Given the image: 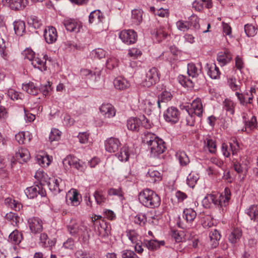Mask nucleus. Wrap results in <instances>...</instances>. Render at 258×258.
Instances as JSON below:
<instances>
[{
  "instance_id": "1",
  "label": "nucleus",
  "mask_w": 258,
  "mask_h": 258,
  "mask_svg": "<svg viewBox=\"0 0 258 258\" xmlns=\"http://www.w3.org/2000/svg\"><path fill=\"white\" fill-rule=\"evenodd\" d=\"M138 198L143 205L150 208L158 207L161 201L158 195L149 188H146L141 191L138 195Z\"/></svg>"
},
{
  "instance_id": "2",
  "label": "nucleus",
  "mask_w": 258,
  "mask_h": 258,
  "mask_svg": "<svg viewBox=\"0 0 258 258\" xmlns=\"http://www.w3.org/2000/svg\"><path fill=\"white\" fill-rule=\"evenodd\" d=\"M34 55L35 53L32 50L27 49L25 50V58L31 61V64L34 68L38 69L41 71H46L47 69L46 62L48 59L47 56L44 55L42 57H36Z\"/></svg>"
},
{
  "instance_id": "3",
  "label": "nucleus",
  "mask_w": 258,
  "mask_h": 258,
  "mask_svg": "<svg viewBox=\"0 0 258 258\" xmlns=\"http://www.w3.org/2000/svg\"><path fill=\"white\" fill-rule=\"evenodd\" d=\"M160 74L158 70L155 67L150 69L143 79L141 85L145 87H150L159 81Z\"/></svg>"
},
{
  "instance_id": "4",
  "label": "nucleus",
  "mask_w": 258,
  "mask_h": 258,
  "mask_svg": "<svg viewBox=\"0 0 258 258\" xmlns=\"http://www.w3.org/2000/svg\"><path fill=\"white\" fill-rule=\"evenodd\" d=\"M68 229L70 233L73 235L85 238L87 233V227L83 223H78L75 220L71 221L68 226Z\"/></svg>"
},
{
  "instance_id": "5",
  "label": "nucleus",
  "mask_w": 258,
  "mask_h": 258,
  "mask_svg": "<svg viewBox=\"0 0 258 258\" xmlns=\"http://www.w3.org/2000/svg\"><path fill=\"white\" fill-rule=\"evenodd\" d=\"M63 166L66 168L68 167H74L81 172H84L86 169L85 166L82 164H81L79 162L78 159L74 156L69 155L64 158L62 161Z\"/></svg>"
},
{
  "instance_id": "6",
  "label": "nucleus",
  "mask_w": 258,
  "mask_h": 258,
  "mask_svg": "<svg viewBox=\"0 0 258 258\" xmlns=\"http://www.w3.org/2000/svg\"><path fill=\"white\" fill-rule=\"evenodd\" d=\"M180 113L178 109L175 107H168L164 114L165 120L173 123H176L179 118Z\"/></svg>"
},
{
  "instance_id": "7",
  "label": "nucleus",
  "mask_w": 258,
  "mask_h": 258,
  "mask_svg": "<svg viewBox=\"0 0 258 258\" xmlns=\"http://www.w3.org/2000/svg\"><path fill=\"white\" fill-rule=\"evenodd\" d=\"M186 110L189 114H195L198 117H201L204 111V109L201 99L197 98L193 100L190 104V108L188 109H186Z\"/></svg>"
},
{
  "instance_id": "8",
  "label": "nucleus",
  "mask_w": 258,
  "mask_h": 258,
  "mask_svg": "<svg viewBox=\"0 0 258 258\" xmlns=\"http://www.w3.org/2000/svg\"><path fill=\"white\" fill-rule=\"evenodd\" d=\"M119 38L125 43H135L137 40V34L133 30H123L119 34Z\"/></svg>"
},
{
  "instance_id": "9",
  "label": "nucleus",
  "mask_w": 258,
  "mask_h": 258,
  "mask_svg": "<svg viewBox=\"0 0 258 258\" xmlns=\"http://www.w3.org/2000/svg\"><path fill=\"white\" fill-rule=\"evenodd\" d=\"M165 143L163 141L159 139L153 142L150 147L151 155L153 157H158L162 154L165 150Z\"/></svg>"
},
{
  "instance_id": "10",
  "label": "nucleus",
  "mask_w": 258,
  "mask_h": 258,
  "mask_svg": "<svg viewBox=\"0 0 258 258\" xmlns=\"http://www.w3.org/2000/svg\"><path fill=\"white\" fill-rule=\"evenodd\" d=\"M121 143L119 140L113 137L107 139L104 143L106 151L110 153H114L117 151Z\"/></svg>"
},
{
  "instance_id": "11",
  "label": "nucleus",
  "mask_w": 258,
  "mask_h": 258,
  "mask_svg": "<svg viewBox=\"0 0 258 258\" xmlns=\"http://www.w3.org/2000/svg\"><path fill=\"white\" fill-rule=\"evenodd\" d=\"M29 226L31 231L33 233H37L42 231L43 229V222L38 218L33 217L28 220Z\"/></svg>"
},
{
  "instance_id": "12",
  "label": "nucleus",
  "mask_w": 258,
  "mask_h": 258,
  "mask_svg": "<svg viewBox=\"0 0 258 258\" xmlns=\"http://www.w3.org/2000/svg\"><path fill=\"white\" fill-rule=\"evenodd\" d=\"M44 37L46 42L48 44L55 42L57 37L56 29L52 26H49L45 28L44 31Z\"/></svg>"
},
{
  "instance_id": "13",
  "label": "nucleus",
  "mask_w": 258,
  "mask_h": 258,
  "mask_svg": "<svg viewBox=\"0 0 258 258\" xmlns=\"http://www.w3.org/2000/svg\"><path fill=\"white\" fill-rule=\"evenodd\" d=\"M187 73L189 76L192 78H197L199 76L202 77L204 79V77L202 74L201 66L199 65L197 66L194 63L191 62L187 64Z\"/></svg>"
},
{
  "instance_id": "14",
  "label": "nucleus",
  "mask_w": 258,
  "mask_h": 258,
  "mask_svg": "<svg viewBox=\"0 0 258 258\" xmlns=\"http://www.w3.org/2000/svg\"><path fill=\"white\" fill-rule=\"evenodd\" d=\"M141 118L131 117L127 120L126 126L130 131L138 132L141 128Z\"/></svg>"
},
{
  "instance_id": "15",
  "label": "nucleus",
  "mask_w": 258,
  "mask_h": 258,
  "mask_svg": "<svg viewBox=\"0 0 258 258\" xmlns=\"http://www.w3.org/2000/svg\"><path fill=\"white\" fill-rule=\"evenodd\" d=\"M101 113L106 117L111 118L115 116V109L110 103H104L102 104L100 107Z\"/></svg>"
},
{
  "instance_id": "16",
  "label": "nucleus",
  "mask_w": 258,
  "mask_h": 258,
  "mask_svg": "<svg viewBox=\"0 0 258 258\" xmlns=\"http://www.w3.org/2000/svg\"><path fill=\"white\" fill-rule=\"evenodd\" d=\"M100 237H105L110 234L111 227L104 221H99V225L96 230Z\"/></svg>"
},
{
  "instance_id": "17",
  "label": "nucleus",
  "mask_w": 258,
  "mask_h": 258,
  "mask_svg": "<svg viewBox=\"0 0 258 258\" xmlns=\"http://www.w3.org/2000/svg\"><path fill=\"white\" fill-rule=\"evenodd\" d=\"M67 202L68 204H70H70L74 206L79 205V193L76 189L72 188L68 191L67 195Z\"/></svg>"
},
{
  "instance_id": "18",
  "label": "nucleus",
  "mask_w": 258,
  "mask_h": 258,
  "mask_svg": "<svg viewBox=\"0 0 258 258\" xmlns=\"http://www.w3.org/2000/svg\"><path fill=\"white\" fill-rule=\"evenodd\" d=\"M212 7L211 0H196L192 3V8L197 11H202L204 8L210 9Z\"/></svg>"
},
{
  "instance_id": "19",
  "label": "nucleus",
  "mask_w": 258,
  "mask_h": 258,
  "mask_svg": "<svg viewBox=\"0 0 258 258\" xmlns=\"http://www.w3.org/2000/svg\"><path fill=\"white\" fill-rule=\"evenodd\" d=\"M231 196V192L230 189L226 187L224 190V195L223 194H220L218 198L217 197V201L218 205H220L221 207L226 206L228 204Z\"/></svg>"
},
{
  "instance_id": "20",
  "label": "nucleus",
  "mask_w": 258,
  "mask_h": 258,
  "mask_svg": "<svg viewBox=\"0 0 258 258\" xmlns=\"http://www.w3.org/2000/svg\"><path fill=\"white\" fill-rule=\"evenodd\" d=\"M113 84L115 88L120 90L127 89L131 85L129 81L120 77L116 78L114 80Z\"/></svg>"
},
{
  "instance_id": "21",
  "label": "nucleus",
  "mask_w": 258,
  "mask_h": 258,
  "mask_svg": "<svg viewBox=\"0 0 258 258\" xmlns=\"http://www.w3.org/2000/svg\"><path fill=\"white\" fill-rule=\"evenodd\" d=\"M63 25L66 29L70 32L79 31V24L74 20L67 18L64 20Z\"/></svg>"
},
{
  "instance_id": "22",
  "label": "nucleus",
  "mask_w": 258,
  "mask_h": 258,
  "mask_svg": "<svg viewBox=\"0 0 258 258\" xmlns=\"http://www.w3.org/2000/svg\"><path fill=\"white\" fill-rule=\"evenodd\" d=\"M232 58L230 52L226 50L223 52H220L217 56V60L221 66H224L229 62Z\"/></svg>"
},
{
  "instance_id": "23",
  "label": "nucleus",
  "mask_w": 258,
  "mask_h": 258,
  "mask_svg": "<svg viewBox=\"0 0 258 258\" xmlns=\"http://www.w3.org/2000/svg\"><path fill=\"white\" fill-rule=\"evenodd\" d=\"M48 179L49 187L50 190L56 192H59L61 190H62V187L60 185V184L62 183L61 178H48Z\"/></svg>"
},
{
  "instance_id": "24",
  "label": "nucleus",
  "mask_w": 258,
  "mask_h": 258,
  "mask_svg": "<svg viewBox=\"0 0 258 258\" xmlns=\"http://www.w3.org/2000/svg\"><path fill=\"white\" fill-rule=\"evenodd\" d=\"M17 141L20 144H25L27 142H29L31 140V135L29 132H21L15 135Z\"/></svg>"
},
{
  "instance_id": "25",
  "label": "nucleus",
  "mask_w": 258,
  "mask_h": 258,
  "mask_svg": "<svg viewBox=\"0 0 258 258\" xmlns=\"http://www.w3.org/2000/svg\"><path fill=\"white\" fill-rule=\"evenodd\" d=\"M16 157L17 159L20 160V162H26L30 158V154L27 149L21 148L16 152Z\"/></svg>"
},
{
  "instance_id": "26",
  "label": "nucleus",
  "mask_w": 258,
  "mask_h": 258,
  "mask_svg": "<svg viewBox=\"0 0 258 258\" xmlns=\"http://www.w3.org/2000/svg\"><path fill=\"white\" fill-rule=\"evenodd\" d=\"M42 154H37L36 156V160L38 164L42 167L48 166L50 163V160L49 156L44 153Z\"/></svg>"
},
{
  "instance_id": "27",
  "label": "nucleus",
  "mask_w": 258,
  "mask_h": 258,
  "mask_svg": "<svg viewBox=\"0 0 258 258\" xmlns=\"http://www.w3.org/2000/svg\"><path fill=\"white\" fill-rule=\"evenodd\" d=\"M159 138L157 137L155 134L150 132H145L142 137L143 142L147 144L149 147L151 145V144L154 141H156Z\"/></svg>"
},
{
  "instance_id": "28",
  "label": "nucleus",
  "mask_w": 258,
  "mask_h": 258,
  "mask_svg": "<svg viewBox=\"0 0 258 258\" xmlns=\"http://www.w3.org/2000/svg\"><path fill=\"white\" fill-rule=\"evenodd\" d=\"M115 155L120 161H127L130 157L128 147L125 146H123L121 148L119 152L117 153Z\"/></svg>"
},
{
  "instance_id": "29",
  "label": "nucleus",
  "mask_w": 258,
  "mask_h": 258,
  "mask_svg": "<svg viewBox=\"0 0 258 258\" xmlns=\"http://www.w3.org/2000/svg\"><path fill=\"white\" fill-rule=\"evenodd\" d=\"M242 231L240 229L236 228H235L229 236L228 239L229 241L232 243H235L242 236Z\"/></svg>"
},
{
  "instance_id": "30",
  "label": "nucleus",
  "mask_w": 258,
  "mask_h": 258,
  "mask_svg": "<svg viewBox=\"0 0 258 258\" xmlns=\"http://www.w3.org/2000/svg\"><path fill=\"white\" fill-rule=\"evenodd\" d=\"M15 33L18 36H22L25 31V24L22 21H17L14 23Z\"/></svg>"
},
{
  "instance_id": "31",
  "label": "nucleus",
  "mask_w": 258,
  "mask_h": 258,
  "mask_svg": "<svg viewBox=\"0 0 258 258\" xmlns=\"http://www.w3.org/2000/svg\"><path fill=\"white\" fill-rule=\"evenodd\" d=\"M172 97V95L170 92L164 91L158 96L157 100L158 106L159 108H161V103L167 102L170 101Z\"/></svg>"
},
{
  "instance_id": "32",
  "label": "nucleus",
  "mask_w": 258,
  "mask_h": 258,
  "mask_svg": "<svg viewBox=\"0 0 258 258\" xmlns=\"http://www.w3.org/2000/svg\"><path fill=\"white\" fill-rule=\"evenodd\" d=\"M102 14L99 10L94 11L90 13L89 16V21L90 23H99L102 21Z\"/></svg>"
},
{
  "instance_id": "33",
  "label": "nucleus",
  "mask_w": 258,
  "mask_h": 258,
  "mask_svg": "<svg viewBox=\"0 0 258 258\" xmlns=\"http://www.w3.org/2000/svg\"><path fill=\"white\" fill-rule=\"evenodd\" d=\"M143 11L141 10L135 9L132 11V22L139 25L142 21Z\"/></svg>"
},
{
  "instance_id": "34",
  "label": "nucleus",
  "mask_w": 258,
  "mask_h": 258,
  "mask_svg": "<svg viewBox=\"0 0 258 258\" xmlns=\"http://www.w3.org/2000/svg\"><path fill=\"white\" fill-rule=\"evenodd\" d=\"M24 1L26 0H10L9 6L12 10H18L23 9L26 5Z\"/></svg>"
},
{
  "instance_id": "35",
  "label": "nucleus",
  "mask_w": 258,
  "mask_h": 258,
  "mask_svg": "<svg viewBox=\"0 0 258 258\" xmlns=\"http://www.w3.org/2000/svg\"><path fill=\"white\" fill-rule=\"evenodd\" d=\"M22 89L28 94L32 95H35L37 94L38 92V88L32 82L23 84L22 86Z\"/></svg>"
},
{
  "instance_id": "36",
  "label": "nucleus",
  "mask_w": 258,
  "mask_h": 258,
  "mask_svg": "<svg viewBox=\"0 0 258 258\" xmlns=\"http://www.w3.org/2000/svg\"><path fill=\"white\" fill-rule=\"evenodd\" d=\"M210 238L212 247H216L219 244V240L221 238V235L219 231L216 229L211 231L210 233Z\"/></svg>"
},
{
  "instance_id": "37",
  "label": "nucleus",
  "mask_w": 258,
  "mask_h": 258,
  "mask_svg": "<svg viewBox=\"0 0 258 258\" xmlns=\"http://www.w3.org/2000/svg\"><path fill=\"white\" fill-rule=\"evenodd\" d=\"M208 74L212 79H216L219 78L220 72L218 67L215 63H213L209 67Z\"/></svg>"
},
{
  "instance_id": "38",
  "label": "nucleus",
  "mask_w": 258,
  "mask_h": 258,
  "mask_svg": "<svg viewBox=\"0 0 258 258\" xmlns=\"http://www.w3.org/2000/svg\"><path fill=\"white\" fill-rule=\"evenodd\" d=\"M9 239L14 243L18 244L22 241L23 236L21 232L17 230H15L10 234Z\"/></svg>"
},
{
  "instance_id": "39",
  "label": "nucleus",
  "mask_w": 258,
  "mask_h": 258,
  "mask_svg": "<svg viewBox=\"0 0 258 258\" xmlns=\"http://www.w3.org/2000/svg\"><path fill=\"white\" fill-rule=\"evenodd\" d=\"M144 243L147 247L151 250H156L159 247L160 244L163 245L164 244L163 241L159 242L155 240H146Z\"/></svg>"
},
{
  "instance_id": "40",
  "label": "nucleus",
  "mask_w": 258,
  "mask_h": 258,
  "mask_svg": "<svg viewBox=\"0 0 258 258\" xmlns=\"http://www.w3.org/2000/svg\"><path fill=\"white\" fill-rule=\"evenodd\" d=\"M5 201L6 205L16 211H19L22 207L20 203L15 200H12L11 198H7L5 199Z\"/></svg>"
},
{
  "instance_id": "41",
  "label": "nucleus",
  "mask_w": 258,
  "mask_h": 258,
  "mask_svg": "<svg viewBox=\"0 0 258 258\" xmlns=\"http://www.w3.org/2000/svg\"><path fill=\"white\" fill-rule=\"evenodd\" d=\"M183 214L187 222L192 221L197 216L196 212L192 209H186L184 210Z\"/></svg>"
},
{
  "instance_id": "42",
  "label": "nucleus",
  "mask_w": 258,
  "mask_h": 258,
  "mask_svg": "<svg viewBox=\"0 0 258 258\" xmlns=\"http://www.w3.org/2000/svg\"><path fill=\"white\" fill-rule=\"evenodd\" d=\"M176 156L178 158L180 164L182 166L186 165L189 162L188 156L183 151L177 153Z\"/></svg>"
},
{
  "instance_id": "43",
  "label": "nucleus",
  "mask_w": 258,
  "mask_h": 258,
  "mask_svg": "<svg viewBox=\"0 0 258 258\" xmlns=\"http://www.w3.org/2000/svg\"><path fill=\"white\" fill-rule=\"evenodd\" d=\"M248 215L250 217L251 219L257 220L258 219V206L253 205L251 206L248 210Z\"/></svg>"
},
{
  "instance_id": "44",
  "label": "nucleus",
  "mask_w": 258,
  "mask_h": 258,
  "mask_svg": "<svg viewBox=\"0 0 258 258\" xmlns=\"http://www.w3.org/2000/svg\"><path fill=\"white\" fill-rule=\"evenodd\" d=\"M224 108L230 114L234 113V103L228 99H226L223 102Z\"/></svg>"
},
{
  "instance_id": "45",
  "label": "nucleus",
  "mask_w": 258,
  "mask_h": 258,
  "mask_svg": "<svg viewBox=\"0 0 258 258\" xmlns=\"http://www.w3.org/2000/svg\"><path fill=\"white\" fill-rule=\"evenodd\" d=\"M202 224L204 228H210L214 224L212 218L209 216H205L202 219Z\"/></svg>"
},
{
  "instance_id": "46",
  "label": "nucleus",
  "mask_w": 258,
  "mask_h": 258,
  "mask_svg": "<svg viewBox=\"0 0 258 258\" xmlns=\"http://www.w3.org/2000/svg\"><path fill=\"white\" fill-rule=\"evenodd\" d=\"M244 31L248 37L254 36L256 33V29L254 26L250 24H246L244 26Z\"/></svg>"
},
{
  "instance_id": "47",
  "label": "nucleus",
  "mask_w": 258,
  "mask_h": 258,
  "mask_svg": "<svg viewBox=\"0 0 258 258\" xmlns=\"http://www.w3.org/2000/svg\"><path fill=\"white\" fill-rule=\"evenodd\" d=\"M6 219L12 222L13 225H17L19 223V217L15 213L10 212L7 213L5 216Z\"/></svg>"
},
{
  "instance_id": "48",
  "label": "nucleus",
  "mask_w": 258,
  "mask_h": 258,
  "mask_svg": "<svg viewBox=\"0 0 258 258\" xmlns=\"http://www.w3.org/2000/svg\"><path fill=\"white\" fill-rule=\"evenodd\" d=\"M61 132L56 128H53L51 130L49 140V141L52 142L54 141H58L60 138Z\"/></svg>"
},
{
  "instance_id": "49",
  "label": "nucleus",
  "mask_w": 258,
  "mask_h": 258,
  "mask_svg": "<svg viewBox=\"0 0 258 258\" xmlns=\"http://www.w3.org/2000/svg\"><path fill=\"white\" fill-rule=\"evenodd\" d=\"M176 25L177 28L180 31H185L189 29V21L179 20L176 22Z\"/></svg>"
},
{
  "instance_id": "50",
  "label": "nucleus",
  "mask_w": 258,
  "mask_h": 258,
  "mask_svg": "<svg viewBox=\"0 0 258 258\" xmlns=\"http://www.w3.org/2000/svg\"><path fill=\"white\" fill-rule=\"evenodd\" d=\"M94 197L97 204L101 205L105 202L106 198L101 191L96 190L94 194Z\"/></svg>"
},
{
  "instance_id": "51",
  "label": "nucleus",
  "mask_w": 258,
  "mask_h": 258,
  "mask_svg": "<svg viewBox=\"0 0 258 258\" xmlns=\"http://www.w3.org/2000/svg\"><path fill=\"white\" fill-rule=\"evenodd\" d=\"M188 21L189 22V27L192 26L196 30L200 29L199 19L197 16H191Z\"/></svg>"
},
{
  "instance_id": "52",
  "label": "nucleus",
  "mask_w": 258,
  "mask_h": 258,
  "mask_svg": "<svg viewBox=\"0 0 258 258\" xmlns=\"http://www.w3.org/2000/svg\"><path fill=\"white\" fill-rule=\"evenodd\" d=\"M167 36L168 34L164 31L163 28L158 29L155 34L157 40L159 42L162 41L163 39H165Z\"/></svg>"
},
{
  "instance_id": "53",
  "label": "nucleus",
  "mask_w": 258,
  "mask_h": 258,
  "mask_svg": "<svg viewBox=\"0 0 258 258\" xmlns=\"http://www.w3.org/2000/svg\"><path fill=\"white\" fill-rule=\"evenodd\" d=\"M76 258H94L89 252L83 250H78L75 253Z\"/></svg>"
},
{
  "instance_id": "54",
  "label": "nucleus",
  "mask_w": 258,
  "mask_h": 258,
  "mask_svg": "<svg viewBox=\"0 0 258 258\" xmlns=\"http://www.w3.org/2000/svg\"><path fill=\"white\" fill-rule=\"evenodd\" d=\"M207 147L209 152L211 153H215L216 152V142L211 139H207Z\"/></svg>"
},
{
  "instance_id": "55",
  "label": "nucleus",
  "mask_w": 258,
  "mask_h": 258,
  "mask_svg": "<svg viewBox=\"0 0 258 258\" xmlns=\"http://www.w3.org/2000/svg\"><path fill=\"white\" fill-rule=\"evenodd\" d=\"M0 51L3 58L6 60L8 58V53L6 50L5 42L3 39L0 41Z\"/></svg>"
},
{
  "instance_id": "56",
  "label": "nucleus",
  "mask_w": 258,
  "mask_h": 258,
  "mask_svg": "<svg viewBox=\"0 0 258 258\" xmlns=\"http://www.w3.org/2000/svg\"><path fill=\"white\" fill-rule=\"evenodd\" d=\"M256 125V119L254 116H252L250 120L248 121L245 123V130L246 131L247 128H249V130L254 129Z\"/></svg>"
},
{
  "instance_id": "57",
  "label": "nucleus",
  "mask_w": 258,
  "mask_h": 258,
  "mask_svg": "<svg viewBox=\"0 0 258 258\" xmlns=\"http://www.w3.org/2000/svg\"><path fill=\"white\" fill-rule=\"evenodd\" d=\"M236 95L237 96L238 99L240 102V103L244 105L247 103H251V101L252 99V97H249L248 98V102L246 101V97L245 95L241 93H239L238 92L235 93Z\"/></svg>"
},
{
  "instance_id": "58",
  "label": "nucleus",
  "mask_w": 258,
  "mask_h": 258,
  "mask_svg": "<svg viewBox=\"0 0 258 258\" xmlns=\"http://www.w3.org/2000/svg\"><path fill=\"white\" fill-rule=\"evenodd\" d=\"M92 55L95 57L100 59L105 57L106 55V52L105 50L101 48H97L93 51Z\"/></svg>"
},
{
  "instance_id": "59",
  "label": "nucleus",
  "mask_w": 258,
  "mask_h": 258,
  "mask_svg": "<svg viewBox=\"0 0 258 258\" xmlns=\"http://www.w3.org/2000/svg\"><path fill=\"white\" fill-rule=\"evenodd\" d=\"M217 195L211 194L208 195L204 199V203L208 202L209 203H213L215 205L217 204Z\"/></svg>"
},
{
  "instance_id": "60",
  "label": "nucleus",
  "mask_w": 258,
  "mask_h": 258,
  "mask_svg": "<svg viewBox=\"0 0 258 258\" xmlns=\"http://www.w3.org/2000/svg\"><path fill=\"white\" fill-rule=\"evenodd\" d=\"M118 65V61L115 57H111L106 62V67L108 69H112Z\"/></svg>"
},
{
  "instance_id": "61",
  "label": "nucleus",
  "mask_w": 258,
  "mask_h": 258,
  "mask_svg": "<svg viewBox=\"0 0 258 258\" xmlns=\"http://www.w3.org/2000/svg\"><path fill=\"white\" fill-rule=\"evenodd\" d=\"M134 222L136 224L143 226L146 222V218L144 215H138L135 217Z\"/></svg>"
},
{
  "instance_id": "62",
  "label": "nucleus",
  "mask_w": 258,
  "mask_h": 258,
  "mask_svg": "<svg viewBox=\"0 0 258 258\" xmlns=\"http://www.w3.org/2000/svg\"><path fill=\"white\" fill-rule=\"evenodd\" d=\"M155 15L162 18L168 17L169 13L168 10L160 8L156 10V11L155 12Z\"/></svg>"
},
{
  "instance_id": "63",
  "label": "nucleus",
  "mask_w": 258,
  "mask_h": 258,
  "mask_svg": "<svg viewBox=\"0 0 258 258\" xmlns=\"http://www.w3.org/2000/svg\"><path fill=\"white\" fill-rule=\"evenodd\" d=\"M108 194L110 196H118L120 197L123 196V192L120 188L118 189L110 188L108 190Z\"/></svg>"
},
{
  "instance_id": "64",
  "label": "nucleus",
  "mask_w": 258,
  "mask_h": 258,
  "mask_svg": "<svg viewBox=\"0 0 258 258\" xmlns=\"http://www.w3.org/2000/svg\"><path fill=\"white\" fill-rule=\"evenodd\" d=\"M89 134L86 132L80 133L78 135L79 141L82 144L87 143L88 141Z\"/></svg>"
}]
</instances>
